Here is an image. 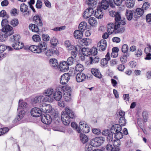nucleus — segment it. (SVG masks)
<instances>
[{
    "label": "nucleus",
    "instance_id": "nucleus-1",
    "mask_svg": "<svg viewBox=\"0 0 151 151\" xmlns=\"http://www.w3.org/2000/svg\"><path fill=\"white\" fill-rule=\"evenodd\" d=\"M8 23V20L6 19H3L1 22L2 28L0 32V42L5 41L8 36H11L14 33L13 27Z\"/></svg>",
    "mask_w": 151,
    "mask_h": 151
},
{
    "label": "nucleus",
    "instance_id": "nucleus-2",
    "mask_svg": "<svg viewBox=\"0 0 151 151\" xmlns=\"http://www.w3.org/2000/svg\"><path fill=\"white\" fill-rule=\"evenodd\" d=\"M124 21H121L120 22H115L114 24L109 23L107 24V30L109 35L114 32L115 33H121L124 32L125 29L122 25H125Z\"/></svg>",
    "mask_w": 151,
    "mask_h": 151
},
{
    "label": "nucleus",
    "instance_id": "nucleus-3",
    "mask_svg": "<svg viewBox=\"0 0 151 151\" xmlns=\"http://www.w3.org/2000/svg\"><path fill=\"white\" fill-rule=\"evenodd\" d=\"M61 117L63 124L65 125H68L75 118V113L71 109L67 107L62 112Z\"/></svg>",
    "mask_w": 151,
    "mask_h": 151
},
{
    "label": "nucleus",
    "instance_id": "nucleus-4",
    "mask_svg": "<svg viewBox=\"0 0 151 151\" xmlns=\"http://www.w3.org/2000/svg\"><path fill=\"white\" fill-rule=\"evenodd\" d=\"M47 46L46 43L41 42L39 43L38 45H31L28 49L32 52L36 53H40L45 51Z\"/></svg>",
    "mask_w": 151,
    "mask_h": 151
},
{
    "label": "nucleus",
    "instance_id": "nucleus-5",
    "mask_svg": "<svg viewBox=\"0 0 151 151\" xmlns=\"http://www.w3.org/2000/svg\"><path fill=\"white\" fill-rule=\"evenodd\" d=\"M33 19L34 22L36 24H30L29 26V28L31 30L32 32H38L39 30L38 26L41 27L43 25V23L38 15L34 17Z\"/></svg>",
    "mask_w": 151,
    "mask_h": 151
},
{
    "label": "nucleus",
    "instance_id": "nucleus-6",
    "mask_svg": "<svg viewBox=\"0 0 151 151\" xmlns=\"http://www.w3.org/2000/svg\"><path fill=\"white\" fill-rule=\"evenodd\" d=\"M27 105V103L24 102L23 101L19 100L17 109V111L19 113L18 116L16 118L17 121H19L23 117L25 114V111L23 109L26 107Z\"/></svg>",
    "mask_w": 151,
    "mask_h": 151
},
{
    "label": "nucleus",
    "instance_id": "nucleus-7",
    "mask_svg": "<svg viewBox=\"0 0 151 151\" xmlns=\"http://www.w3.org/2000/svg\"><path fill=\"white\" fill-rule=\"evenodd\" d=\"M19 38L20 36L17 35H14L10 37V41L12 43V46L15 49L19 50L23 47L24 44L22 42L20 43Z\"/></svg>",
    "mask_w": 151,
    "mask_h": 151
},
{
    "label": "nucleus",
    "instance_id": "nucleus-8",
    "mask_svg": "<svg viewBox=\"0 0 151 151\" xmlns=\"http://www.w3.org/2000/svg\"><path fill=\"white\" fill-rule=\"evenodd\" d=\"M105 140V138L104 137H97L92 139V142L93 147H98L102 144Z\"/></svg>",
    "mask_w": 151,
    "mask_h": 151
},
{
    "label": "nucleus",
    "instance_id": "nucleus-9",
    "mask_svg": "<svg viewBox=\"0 0 151 151\" xmlns=\"http://www.w3.org/2000/svg\"><path fill=\"white\" fill-rule=\"evenodd\" d=\"M54 90L52 88H48L45 90L44 93L45 96H44V102H48L50 100L52 94H53Z\"/></svg>",
    "mask_w": 151,
    "mask_h": 151
},
{
    "label": "nucleus",
    "instance_id": "nucleus-10",
    "mask_svg": "<svg viewBox=\"0 0 151 151\" xmlns=\"http://www.w3.org/2000/svg\"><path fill=\"white\" fill-rule=\"evenodd\" d=\"M77 44L76 47L78 45L82 47L84 45H88L91 43V40L89 38H86L82 39V38L79 39L78 40H76Z\"/></svg>",
    "mask_w": 151,
    "mask_h": 151
},
{
    "label": "nucleus",
    "instance_id": "nucleus-11",
    "mask_svg": "<svg viewBox=\"0 0 151 151\" xmlns=\"http://www.w3.org/2000/svg\"><path fill=\"white\" fill-rule=\"evenodd\" d=\"M41 120L42 122L46 124H49L52 122L51 116L48 114H45L42 115Z\"/></svg>",
    "mask_w": 151,
    "mask_h": 151
},
{
    "label": "nucleus",
    "instance_id": "nucleus-12",
    "mask_svg": "<svg viewBox=\"0 0 151 151\" xmlns=\"http://www.w3.org/2000/svg\"><path fill=\"white\" fill-rule=\"evenodd\" d=\"M107 45L106 41L105 40L102 39L98 43L97 47L99 51H103L106 49Z\"/></svg>",
    "mask_w": 151,
    "mask_h": 151
},
{
    "label": "nucleus",
    "instance_id": "nucleus-13",
    "mask_svg": "<svg viewBox=\"0 0 151 151\" xmlns=\"http://www.w3.org/2000/svg\"><path fill=\"white\" fill-rule=\"evenodd\" d=\"M30 113L32 116L35 117H39L42 115L40 109L37 107L33 108L31 111Z\"/></svg>",
    "mask_w": 151,
    "mask_h": 151
},
{
    "label": "nucleus",
    "instance_id": "nucleus-14",
    "mask_svg": "<svg viewBox=\"0 0 151 151\" xmlns=\"http://www.w3.org/2000/svg\"><path fill=\"white\" fill-rule=\"evenodd\" d=\"M94 12V11L93 8H88L84 11L83 14V17L85 19L88 18L92 15Z\"/></svg>",
    "mask_w": 151,
    "mask_h": 151
},
{
    "label": "nucleus",
    "instance_id": "nucleus-15",
    "mask_svg": "<svg viewBox=\"0 0 151 151\" xmlns=\"http://www.w3.org/2000/svg\"><path fill=\"white\" fill-rule=\"evenodd\" d=\"M109 15L111 17H114L116 22H120L121 21H124V20L121 19L120 15L118 12L111 11L109 12Z\"/></svg>",
    "mask_w": 151,
    "mask_h": 151
},
{
    "label": "nucleus",
    "instance_id": "nucleus-16",
    "mask_svg": "<svg viewBox=\"0 0 151 151\" xmlns=\"http://www.w3.org/2000/svg\"><path fill=\"white\" fill-rule=\"evenodd\" d=\"M52 96L55 100L57 101H59L60 100L62 96V93L61 92L60 88L56 89L54 92Z\"/></svg>",
    "mask_w": 151,
    "mask_h": 151
},
{
    "label": "nucleus",
    "instance_id": "nucleus-17",
    "mask_svg": "<svg viewBox=\"0 0 151 151\" xmlns=\"http://www.w3.org/2000/svg\"><path fill=\"white\" fill-rule=\"evenodd\" d=\"M70 76L68 73H65L63 74L60 78V83L64 85L67 83L70 79Z\"/></svg>",
    "mask_w": 151,
    "mask_h": 151
},
{
    "label": "nucleus",
    "instance_id": "nucleus-18",
    "mask_svg": "<svg viewBox=\"0 0 151 151\" xmlns=\"http://www.w3.org/2000/svg\"><path fill=\"white\" fill-rule=\"evenodd\" d=\"M69 65L66 61H62L60 63L59 68L60 70L63 72H65L69 70Z\"/></svg>",
    "mask_w": 151,
    "mask_h": 151
},
{
    "label": "nucleus",
    "instance_id": "nucleus-19",
    "mask_svg": "<svg viewBox=\"0 0 151 151\" xmlns=\"http://www.w3.org/2000/svg\"><path fill=\"white\" fill-rule=\"evenodd\" d=\"M145 11L142 8H137L134 12V17L138 19L143 14Z\"/></svg>",
    "mask_w": 151,
    "mask_h": 151
},
{
    "label": "nucleus",
    "instance_id": "nucleus-20",
    "mask_svg": "<svg viewBox=\"0 0 151 151\" xmlns=\"http://www.w3.org/2000/svg\"><path fill=\"white\" fill-rule=\"evenodd\" d=\"M44 96L43 95L37 96L34 98L32 101L33 104H37L40 103L41 101H44Z\"/></svg>",
    "mask_w": 151,
    "mask_h": 151
},
{
    "label": "nucleus",
    "instance_id": "nucleus-21",
    "mask_svg": "<svg viewBox=\"0 0 151 151\" xmlns=\"http://www.w3.org/2000/svg\"><path fill=\"white\" fill-rule=\"evenodd\" d=\"M76 74V81L78 82H81L86 78L85 75L82 73L79 72Z\"/></svg>",
    "mask_w": 151,
    "mask_h": 151
},
{
    "label": "nucleus",
    "instance_id": "nucleus-22",
    "mask_svg": "<svg viewBox=\"0 0 151 151\" xmlns=\"http://www.w3.org/2000/svg\"><path fill=\"white\" fill-rule=\"evenodd\" d=\"M111 130V133L114 134L118 132L121 131V126L120 124H115L112 127Z\"/></svg>",
    "mask_w": 151,
    "mask_h": 151
},
{
    "label": "nucleus",
    "instance_id": "nucleus-23",
    "mask_svg": "<svg viewBox=\"0 0 151 151\" xmlns=\"http://www.w3.org/2000/svg\"><path fill=\"white\" fill-rule=\"evenodd\" d=\"M105 58H103L101 60V65L103 66L106 65L108 63V62L110 59V53L108 52L105 55Z\"/></svg>",
    "mask_w": 151,
    "mask_h": 151
},
{
    "label": "nucleus",
    "instance_id": "nucleus-24",
    "mask_svg": "<svg viewBox=\"0 0 151 151\" xmlns=\"http://www.w3.org/2000/svg\"><path fill=\"white\" fill-rule=\"evenodd\" d=\"M94 16L98 19H101L102 18L103 16V13L102 9L101 8H100L99 6L98 7L96 10H95Z\"/></svg>",
    "mask_w": 151,
    "mask_h": 151
},
{
    "label": "nucleus",
    "instance_id": "nucleus-25",
    "mask_svg": "<svg viewBox=\"0 0 151 151\" xmlns=\"http://www.w3.org/2000/svg\"><path fill=\"white\" fill-rule=\"evenodd\" d=\"M79 133L80 134H79L80 139L81 142L83 144L87 142L88 140V137L85 134L81 132Z\"/></svg>",
    "mask_w": 151,
    "mask_h": 151
},
{
    "label": "nucleus",
    "instance_id": "nucleus-26",
    "mask_svg": "<svg viewBox=\"0 0 151 151\" xmlns=\"http://www.w3.org/2000/svg\"><path fill=\"white\" fill-rule=\"evenodd\" d=\"M59 88L60 89L61 91L65 92L64 93L67 94V95L69 93H71V88L68 86H59Z\"/></svg>",
    "mask_w": 151,
    "mask_h": 151
},
{
    "label": "nucleus",
    "instance_id": "nucleus-27",
    "mask_svg": "<svg viewBox=\"0 0 151 151\" xmlns=\"http://www.w3.org/2000/svg\"><path fill=\"white\" fill-rule=\"evenodd\" d=\"M91 71L92 73L96 77L99 78H102V76L98 69L93 68L91 69Z\"/></svg>",
    "mask_w": 151,
    "mask_h": 151
},
{
    "label": "nucleus",
    "instance_id": "nucleus-28",
    "mask_svg": "<svg viewBox=\"0 0 151 151\" xmlns=\"http://www.w3.org/2000/svg\"><path fill=\"white\" fill-rule=\"evenodd\" d=\"M101 9L106 10L109 7L108 1L106 0H102L98 7Z\"/></svg>",
    "mask_w": 151,
    "mask_h": 151
},
{
    "label": "nucleus",
    "instance_id": "nucleus-29",
    "mask_svg": "<svg viewBox=\"0 0 151 151\" xmlns=\"http://www.w3.org/2000/svg\"><path fill=\"white\" fill-rule=\"evenodd\" d=\"M99 60V57L96 55H92L89 57L90 63L91 64L98 63Z\"/></svg>",
    "mask_w": 151,
    "mask_h": 151
},
{
    "label": "nucleus",
    "instance_id": "nucleus-30",
    "mask_svg": "<svg viewBox=\"0 0 151 151\" xmlns=\"http://www.w3.org/2000/svg\"><path fill=\"white\" fill-rule=\"evenodd\" d=\"M87 124L84 121L80 122L79 123V126L76 124V130L78 133H80L82 129H83L86 125Z\"/></svg>",
    "mask_w": 151,
    "mask_h": 151
},
{
    "label": "nucleus",
    "instance_id": "nucleus-31",
    "mask_svg": "<svg viewBox=\"0 0 151 151\" xmlns=\"http://www.w3.org/2000/svg\"><path fill=\"white\" fill-rule=\"evenodd\" d=\"M125 15L127 19L129 21L131 20L134 17L133 11H131L129 10H126Z\"/></svg>",
    "mask_w": 151,
    "mask_h": 151
},
{
    "label": "nucleus",
    "instance_id": "nucleus-32",
    "mask_svg": "<svg viewBox=\"0 0 151 151\" xmlns=\"http://www.w3.org/2000/svg\"><path fill=\"white\" fill-rule=\"evenodd\" d=\"M50 63L51 66L55 69L58 68L59 65L58 60L55 58L50 59Z\"/></svg>",
    "mask_w": 151,
    "mask_h": 151
},
{
    "label": "nucleus",
    "instance_id": "nucleus-33",
    "mask_svg": "<svg viewBox=\"0 0 151 151\" xmlns=\"http://www.w3.org/2000/svg\"><path fill=\"white\" fill-rule=\"evenodd\" d=\"M42 107H41L40 110L42 111V113H46L49 112L48 108L50 107L49 104H46L44 103L42 104Z\"/></svg>",
    "mask_w": 151,
    "mask_h": 151
},
{
    "label": "nucleus",
    "instance_id": "nucleus-34",
    "mask_svg": "<svg viewBox=\"0 0 151 151\" xmlns=\"http://www.w3.org/2000/svg\"><path fill=\"white\" fill-rule=\"evenodd\" d=\"M88 48L83 47H82L81 46L78 45L76 47V52H80L83 54V53L85 51H88Z\"/></svg>",
    "mask_w": 151,
    "mask_h": 151
},
{
    "label": "nucleus",
    "instance_id": "nucleus-35",
    "mask_svg": "<svg viewBox=\"0 0 151 151\" xmlns=\"http://www.w3.org/2000/svg\"><path fill=\"white\" fill-rule=\"evenodd\" d=\"M86 27L87 23L86 22H81L79 25L78 30L83 32L86 29Z\"/></svg>",
    "mask_w": 151,
    "mask_h": 151
},
{
    "label": "nucleus",
    "instance_id": "nucleus-36",
    "mask_svg": "<svg viewBox=\"0 0 151 151\" xmlns=\"http://www.w3.org/2000/svg\"><path fill=\"white\" fill-rule=\"evenodd\" d=\"M134 0H126L125 2L126 6L128 8H132L134 5Z\"/></svg>",
    "mask_w": 151,
    "mask_h": 151
},
{
    "label": "nucleus",
    "instance_id": "nucleus-37",
    "mask_svg": "<svg viewBox=\"0 0 151 151\" xmlns=\"http://www.w3.org/2000/svg\"><path fill=\"white\" fill-rule=\"evenodd\" d=\"M116 142L117 144H116V142L115 143L114 147H113L112 151H119L120 150V146L121 144V142L119 140H117Z\"/></svg>",
    "mask_w": 151,
    "mask_h": 151
},
{
    "label": "nucleus",
    "instance_id": "nucleus-38",
    "mask_svg": "<svg viewBox=\"0 0 151 151\" xmlns=\"http://www.w3.org/2000/svg\"><path fill=\"white\" fill-rule=\"evenodd\" d=\"M88 22L89 24L92 26H95L96 25L97 23V22L94 17H90L88 19Z\"/></svg>",
    "mask_w": 151,
    "mask_h": 151
},
{
    "label": "nucleus",
    "instance_id": "nucleus-39",
    "mask_svg": "<svg viewBox=\"0 0 151 151\" xmlns=\"http://www.w3.org/2000/svg\"><path fill=\"white\" fill-rule=\"evenodd\" d=\"M97 2L96 0H86V3L89 6H93L96 4Z\"/></svg>",
    "mask_w": 151,
    "mask_h": 151
},
{
    "label": "nucleus",
    "instance_id": "nucleus-40",
    "mask_svg": "<svg viewBox=\"0 0 151 151\" xmlns=\"http://www.w3.org/2000/svg\"><path fill=\"white\" fill-rule=\"evenodd\" d=\"M129 56V54L127 53L126 54H124L122 56L121 58V62L123 63H125L127 62V58Z\"/></svg>",
    "mask_w": 151,
    "mask_h": 151
},
{
    "label": "nucleus",
    "instance_id": "nucleus-41",
    "mask_svg": "<svg viewBox=\"0 0 151 151\" xmlns=\"http://www.w3.org/2000/svg\"><path fill=\"white\" fill-rule=\"evenodd\" d=\"M8 128L4 127L0 129V136L6 134L9 130Z\"/></svg>",
    "mask_w": 151,
    "mask_h": 151
},
{
    "label": "nucleus",
    "instance_id": "nucleus-42",
    "mask_svg": "<svg viewBox=\"0 0 151 151\" xmlns=\"http://www.w3.org/2000/svg\"><path fill=\"white\" fill-rule=\"evenodd\" d=\"M28 9V6L24 3L21 4L20 6V9L21 12H27Z\"/></svg>",
    "mask_w": 151,
    "mask_h": 151
},
{
    "label": "nucleus",
    "instance_id": "nucleus-43",
    "mask_svg": "<svg viewBox=\"0 0 151 151\" xmlns=\"http://www.w3.org/2000/svg\"><path fill=\"white\" fill-rule=\"evenodd\" d=\"M50 43L51 45L56 46L58 44V40L54 37L52 38L50 41Z\"/></svg>",
    "mask_w": 151,
    "mask_h": 151
},
{
    "label": "nucleus",
    "instance_id": "nucleus-44",
    "mask_svg": "<svg viewBox=\"0 0 151 151\" xmlns=\"http://www.w3.org/2000/svg\"><path fill=\"white\" fill-rule=\"evenodd\" d=\"M68 50H71L75 48V50L74 51H72L71 55L74 56V58H76V47L70 45L68 47H67Z\"/></svg>",
    "mask_w": 151,
    "mask_h": 151
},
{
    "label": "nucleus",
    "instance_id": "nucleus-45",
    "mask_svg": "<svg viewBox=\"0 0 151 151\" xmlns=\"http://www.w3.org/2000/svg\"><path fill=\"white\" fill-rule=\"evenodd\" d=\"M11 24L13 27H16L19 24V21L17 19H14L11 20L10 22Z\"/></svg>",
    "mask_w": 151,
    "mask_h": 151
},
{
    "label": "nucleus",
    "instance_id": "nucleus-46",
    "mask_svg": "<svg viewBox=\"0 0 151 151\" xmlns=\"http://www.w3.org/2000/svg\"><path fill=\"white\" fill-rule=\"evenodd\" d=\"M84 70L83 66L81 64H78L76 65V74L77 72H81Z\"/></svg>",
    "mask_w": 151,
    "mask_h": 151
},
{
    "label": "nucleus",
    "instance_id": "nucleus-47",
    "mask_svg": "<svg viewBox=\"0 0 151 151\" xmlns=\"http://www.w3.org/2000/svg\"><path fill=\"white\" fill-rule=\"evenodd\" d=\"M45 54L48 57H50L52 56L53 55V50L52 49H49V50H47V49L45 50Z\"/></svg>",
    "mask_w": 151,
    "mask_h": 151
},
{
    "label": "nucleus",
    "instance_id": "nucleus-48",
    "mask_svg": "<svg viewBox=\"0 0 151 151\" xmlns=\"http://www.w3.org/2000/svg\"><path fill=\"white\" fill-rule=\"evenodd\" d=\"M119 122V123L120 124V125L121 126H124L126 123V120L124 117L123 116L121 117L120 118Z\"/></svg>",
    "mask_w": 151,
    "mask_h": 151
},
{
    "label": "nucleus",
    "instance_id": "nucleus-49",
    "mask_svg": "<svg viewBox=\"0 0 151 151\" xmlns=\"http://www.w3.org/2000/svg\"><path fill=\"white\" fill-rule=\"evenodd\" d=\"M90 127L87 124H86V126L83 128L82 129V130L81 131H82L83 133H88L90 130Z\"/></svg>",
    "mask_w": 151,
    "mask_h": 151
},
{
    "label": "nucleus",
    "instance_id": "nucleus-50",
    "mask_svg": "<svg viewBox=\"0 0 151 151\" xmlns=\"http://www.w3.org/2000/svg\"><path fill=\"white\" fill-rule=\"evenodd\" d=\"M83 32L80 30H76V39L82 38L83 36Z\"/></svg>",
    "mask_w": 151,
    "mask_h": 151
},
{
    "label": "nucleus",
    "instance_id": "nucleus-51",
    "mask_svg": "<svg viewBox=\"0 0 151 151\" xmlns=\"http://www.w3.org/2000/svg\"><path fill=\"white\" fill-rule=\"evenodd\" d=\"M71 93H69L68 95L67 94L64 93V98L65 101L66 102L70 101L71 99Z\"/></svg>",
    "mask_w": 151,
    "mask_h": 151
},
{
    "label": "nucleus",
    "instance_id": "nucleus-52",
    "mask_svg": "<svg viewBox=\"0 0 151 151\" xmlns=\"http://www.w3.org/2000/svg\"><path fill=\"white\" fill-rule=\"evenodd\" d=\"M32 39L34 42H39L41 40L40 36L37 35H34L32 37Z\"/></svg>",
    "mask_w": 151,
    "mask_h": 151
},
{
    "label": "nucleus",
    "instance_id": "nucleus-53",
    "mask_svg": "<svg viewBox=\"0 0 151 151\" xmlns=\"http://www.w3.org/2000/svg\"><path fill=\"white\" fill-rule=\"evenodd\" d=\"M116 138L117 139H119L122 138L123 137V134L121 131L118 132L114 134Z\"/></svg>",
    "mask_w": 151,
    "mask_h": 151
},
{
    "label": "nucleus",
    "instance_id": "nucleus-54",
    "mask_svg": "<svg viewBox=\"0 0 151 151\" xmlns=\"http://www.w3.org/2000/svg\"><path fill=\"white\" fill-rule=\"evenodd\" d=\"M150 7V3L149 2H145L144 3L142 7V8L145 11L149 8Z\"/></svg>",
    "mask_w": 151,
    "mask_h": 151
},
{
    "label": "nucleus",
    "instance_id": "nucleus-55",
    "mask_svg": "<svg viewBox=\"0 0 151 151\" xmlns=\"http://www.w3.org/2000/svg\"><path fill=\"white\" fill-rule=\"evenodd\" d=\"M74 61V59L73 57L71 56L69 57L67 60L66 62L68 63V65H71L73 64V62Z\"/></svg>",
    "mask_w": 151,
    "mask_h": 151
},
{
    "label": "nucleus",
    "instance_id": "nucleus-56",
    "mask_svg": "<svg viewBox=\"0 0 151 151\" xmlns=\"http://www.w3.org/2000/svg\"><path fill=\"white\" fill-rule=\"evenodd\" d=\"M42 38L43 40L44 41H48L50 39L48 35L46 34L42 35Z\"/></svg>",
    "mask_w": 151,
    "mask_h": 151
},
{
    "label": "nucleus",
    "instance_id": "nucleus-57",
    "mask_svg": "<svg viewBox=\"0 0 151 151\" xmlns=\"http://www.w3.org/2000/svg\"><path fill=\"white\" fill-rule=\"evenodd\" d=\"M128 50V45L126 44L123 45L122 47V52L124 53H126Z\"/></svg>",
    "mask_w": 151,
    "mask_h": 151
},
{
    "label": "nucleus",
    "instance_id": "nucleus-58",
    "mask_svg": "<svg viewBox=\"0 0 151 151\" xmlns=\"http://www.w3.org/2000/svg\"><path fill=\"white\" fill-rule=\"evenodd\" d=\"M92 131L94 134L97 135H99L101 132V130L97 128L92 129Z\"/></svg>",
    "mask_w": 151,
    "mask_h": 151
},
{
    "label": "nucleus",
    "instance_id": "nucleus-59",
    "mask_svg": "<svg viewBox=\"0 0 151 151\" xmlns=\"http://www.w3.org/2000/svg\"><path fill=\"white\" fill-rule=\"evenodd\" d=\"M113 133L111 132L107 135V140L108 142H110L112 141L113 139Z\"/></svg>",
    "mask_w": 151,
    "mask_h": 151
},
{
    "label": "nucleus",
    "instance_id": "nucleus-60",
    "mask_svg": "<svg viewBox=\"0 0 151 151\" xmlns=\"http://www.w3.org/2000/svg\"><path fill=\"white\" fill-rule=\"evenodd\" d=\"M36 7L37 9H41L42 7V2L40 0H37Z\"/></svg>",
    "mask_w": 151,
    "mask_h": 151
},
{
    "label": "nucleus",
    "instance_id": "nucleus-61",
    "mask_svg": "<svg viewBox=\"0 0 151 151\" xmlns=\"http://www.w3.org/2000/svg\"><path fill=\"white\" fill-rule=\"evenodd\" d=\"M125 0H113L115 4L117 6H119L122 4V1Z\"/></svg>",
    "mask_w": 151,
    "mask_h": 151
},
{
    "label": "nucleus",
    "instance_id": "nucleus-62",
    "mask_svg": "<svg viewBox=\"0 0 151 151\" xmlns=\"http://www.w3.org/2000/svg\"><path fill=\"white\" fill-rule=\"evenodd\" d=\"M91 52H92V55H96L97 53V49L94 47H93L92 49L90 50Z\"/></svg>",
    "mask_w": 151,
    "mask_h": 151
},
{
    "label": "nucleus",
    "instance_id": "nucleus-63",
    "mask_svg": "<svg viewBox=\"0 0 151 151\" xmlns=\"http://www.w3.org/2000/svg\"><path fill=\"white\" fill-rule=\"evenodd\" d=\"M76 54L78 55V56L79 59H81L82 61H83L85 60V55H83L82 53L80 52H76Z\"/></svg>",
    "mask_w": 151,
    "mask_h": 151
},
{
    "label": "nucleus",
    "instance_id": "nucleus-64",
    "mask_svg": "<svg viewBox=\"0 0 151 151\" xmlns=\"http://www.w3.org/2000/svg\"><path fill=\"white\" fill-rule=\"evenodd\" d=\"M146 19L147 22H150L151 21V14H148L146 16Z\"/></svg>",
    "mask_w": 151,
    "mask_h": 151
}]
</instances>
